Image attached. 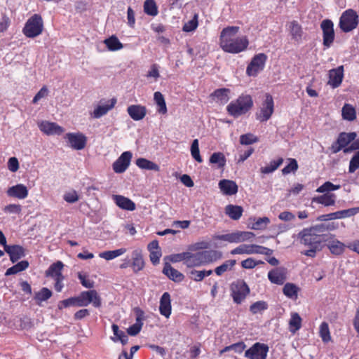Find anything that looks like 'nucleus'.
<instances>
[{"label":"nucleus","instance_id":"1","mask_svg":"<svg viewBox=\"0 0 359 359\" xmlns=\"http://www.w3.org/2000/svg\"><path fill=\"white\" fill-rule=\"evenodd\" d=\"M239 29L237 26H228L220 32L219 46L224 52L236 54L247 49L249 45L248 37H235Z\"/></svg>","mask_w":359,"mask_h":359},{"label":"nucleus","instance_id":"2","mask_svg":"<svg viewBox=\"0 0 359 359\" xmlns=\"http://www.w3.org/2000/svg\"><path fill=\"white\" fill-rule=\"evenodd\" d=\"M297 236L301 244L309 248V250L302 252V254L309 257H314L316 252L323 249L324 243L330 238L329 235L316 234L308 228L303 229Z\"/></svg>","mask_w":359,"mask_h":359},{"label":"nucleus","instance_id":"3","mask_svg":"<svg viewBox=\"0 0 359 359\" xmlns=\"http://www.w3.org/2000/svg\"><path fill=\"white\" fill-rule=\"evenodd\" d=\"M90 303L95 308H100L102 306L101 297L95 290L83 291L78 296L60 301L57 308L62 310L69 306L85 307Z\"/></svg>","mask_w":359,"mask_h":359},{"label":"nucleus","instance_id":"4","mask_svg":"<svg viewBox=\"0 0 359 359\" xmlns=\"http://www.w3.org/2000/svg\"><path fill=\"white\" fill-rule=\"evenodd\" d=\"M253 100L250 95L241 94L226 106L229 115L235 118L247 114L253 107Z\"/></svg>","mask_w":359,"mask_h":359},{"label":"nucleus","instance_id":"5","mask_svg":"<svg viewBox=\"0 0 359 359\" xmlns=\"http://www.w3.org/2000/svg\"><path fill=\"white\" fill-rule=\"evenodd\" d=\"M43 30V21L39 14L31 16L25 22L22 33L27 38H35L40 35Z\"/></svg>","mask_w":359,"mask_h":359},{"label":"nucleus","instance_id":"6","mask_svg":"<svg viewBox=\"0 0 359 359\" xmlns=\"http://www.w3.org/2000/svg\"><path fill=\"white\" fill-rule=\"evenodd\" d=\"M255 236V233L251 231H236L226 234H215L212 236V241H223L230 243H241L246 241H249ZM214 245L217 246V243L214 242Z\"/></svg>","mask_w":359,"mask_h":359},{"label":"nucleus","instance_id":"7","mask_svg":"<svg viewBox=\"0 0 359 359\" xmlns=\"http://www.w3.org/2000/svg\"><path fill=\"white\" fill-rule=\"evenodd\" d=\"M359 23V16L355 11L349 8L341 14L339 18V27L345 33L355 29Z\"/></svg>","mask_w":359,"mask_h":359},{"label":"nucleus","instance_id":"8","mask_svg":"<svg viewBox=\"0 0 359 359\" xmlns=\"http://www.w3.org/2000/svg\"><path fill=\"white\" fill-rule=\"evenodd\" d=\"M273 250L266 247L258 245L255 244L247 245L243 244L231 251V255H252V254H261L265 255H271Z\"/></svg>","mask_w":359,"mask_h":359},{"label":"nucleus","instance_id":"9","mask_svg":"<svg viewBox=\"0 0 359 359\" xmlns=\"http://www.w3.org/2000/svg\"><path fill=\"white\" fill-rule=\"evenodd\" d=\"M267 55L261 53L254 55L246 68V74L249 76L255 77L262 71L267 60Z\"/></svg>","mask_w":359,"mask_h":359},{"label":"nucleus","instance_id":"10","mask_svg":"<svg viewBox=\"0 0 359 359\" xmlns=\"http://www.w3.org/2000/svg\"><path fill=\"white\" fill-rule=\"evenodd\" d=\"M231 296L234 303L237 304L245 299L250 293V287L243 280H238L231 285Z\"/></svg>","mask_w":359,"mask_h":359},{"label":"nucleus","instance_id":"11","mask_svg":"<svg viewBox=\"0 0 359 359\" xmlns=\"http://www.w3.org/2000/svg\"><path fill=\"white\" fill-rule=\"evenodd\" d=\"M323 32V44L325 48H330L335 39L334 23L330 19H325L320 23Z\"/></svg>","mask_w":359,"mask_h":359},{"label":"nucleus","instance_id":"12","mask_svg":"<svg viewBox=\"0 0 359 359\" xmlns=\"http://www.w3.org/2000/svg\"><path fill=\"white\" fill-rule=\"evenodd\" d=\"M269 349L267 344L257 342L245 351V356L248 359H266Z\"/></svg>","mask_w":359,"mask_h":359},{"label":"nucleus","instance_id":"13","mask_svg":"<svg viewBox=\"0 0 359 359\" xmlns=\"http://www.w3.org/2000/svg\"><path fill=\"white\" fill-rule=\"evenodd\" d=\"M274 111V102L273 97L269 93H266L265 100L262 103L261 114L257 116L261 122L268 121Z\"/></svg>","mask_w":359,"mask_h":359},{"label":"nucleus","instance_id":"14","mask_svg":"<svg viewBox=\"0 0 359 359\" xmlns=\"http://www.w3.org/2000/svg\"><path fill=\"white\" fill-rule=\"evenodd\" d=\"M65 138L67 140L69 145L76 150H81L85 148L87 137L81 133H68Z\"/></svg>","mask_w":359,"mask_h":359},{"label":"nucleus","instance_id":"15","mask_svg":"<svg viewBox=\"0 0 359 359\" xmlns=\"http://www.w3.org/2000/svg\"><path fill=\"white\" fill-rule=\"evenodd\" d=\"M133 154L130 151H124L112 165L116 173H123L130 165Z\"/></svg>","mask_w":359,"mask_h":359},{"label":"nucleus","instance_id":"16","mask_svg":"<svg viewBox=\"0 0 359 359\" xmlns=\"http://www.w3.org/2000/svg\"><path fill=\"white\" fill-rule=\"evenodd\" d=\"M133 311L136 316V322L127 329V333L130 336H136L140 332L145 318L144 312L140 307L134 308Z\"/></svg>","mask_w":359,"mask_h":359},{"label":"nucleus","instance_id":"17","mask_svg":"<svg viewBox=\"0 0 359 359\" xmlns=\"http://www.w3.org/2000/svg\"><path fill=\"white\" fill-rule=\"evenodd\" d=\"M116 103V99L112 98L107 101L104 99L100 100L99 104L95 108L93 112V116L95 118H100L105 115L109 110L114 108Z\"/></svg>","mask_w":359,"mask_h":359},{"label":"nucleus","instance_id":"18","mask_svg":"<svg viewBox=\"0 0 359 359\" xmlns=\"http://www.w3.org/2000/svg\"><path fill=\"white\" fill-rule=\"evenodd\" d=\"M202 266L212 263L222 257V253L217 250H201L198 251Z\"/></svg>","mask_w":359,"mask_h":359},{"label":"nucleus","instance_id":"19","mask_svg":"<svg viewBox=\"0 0 359 359\" xmlns=\"http://www.w3.org/2000/svg\"><path fill=\"white\" fill-rule=\"evenodd\" d=\"M41 131L48 135H61L64 132V128L55 122L47 121H42L39 124Z\"/></svg>","mask_w":359,"mask_h":359},{"label":"nucleus","instance_id":"20","mask_svg":"<svg viewBox=\"0 0 359 359\" xmlns=\"http://www.w3.org/2000/svg\"><path fill=\"white\" fill-rule=\"evenodd\" d=\"M4 251L9 255L12 263L17 262L25 256V249L20 245H9L6 246Z\"/></svg>","mask_w":359,"mask_h":359},{"label":"nucleus","instance_id":"21","mask_svg":"<svg viewBox=\"0 0 359 359\" xmlns=\"http://www.w3.org/2000/svg\"><path fill=\"white\" fill-rule=\"evenodd\" d=\"M231 90L226 88H222L215 90L210 95V97L220 105H224L230 99Z\"/></svg>","mask_w":359,"mask_h":359},{"label":"nucleus","instance_id":"22","mask_svg":"<svg viewBox=\"0 0 359 359\" xmlns=\"http://www.w3.org/2000/svg\"><path fill=\"white\" fill-rule=\"evenodd\" d=\"M344 78V67L339 66L332 69L329 72L328 84L333 88L339 87L342 82Z\"/></svg>","mask_w":359,"mask_h":359},{"label":"nucleus","instance_id":"23","mask_svg":"<svg viewBox=\"0 0 359 359\" xmlns=\"http://www.w3.org/2000/svg\"><path fill=\"white\" fill-rule=\"evenodd\" d=\"M268 278L272 283L283 285L286 280V269L279 267L271 270L268 273Z\"/></svg>","mask_w":359,"mask_h":359},{"label":"nucleus","instance_id":"24","mask_svg":"<svg viewBox=\"0 0 359 359\" xmlns=\"http://www.w3.org/2000/svg\"><path fill=\"white\" fill-rule=\"evenodd\" d=\"M127 111L129 116L134 121L143 119L147 114V108L140 104H132L128 107Z\"/></svg>","mask_w":359,"mask_h":359},{"label":"nucleus","instance_id":"25","mask_svg":"<svg viewBox=\"0 0 359 359\" xmlns=\"http://www.w3.org/2000/svg\"><path fill=\"white\" fill-rule=\"evenodd\" d=\"M163 273L175 283H180L184 279V274L172 267V266L168 262H165L164 264Z\"/></svg>","mask_w":359,"mask_h":359},{"label":"nucleus","instance_id":"26","mask_svg":"<svg viewBox=\"0 0 359 359\" xmlns=\"http://www.w3.org/2000/svg\"><path fill=\"white\" fill-rule=\"evenodd\" d=\"M171 311L170 294L169 292H165L160 299L159 312L162 316L168 318L171 314Z\"/></svg>","mask_w":359,"mask_h":359},{"label":"nucleus","instance_id":"27","mask_svg":"<svg viewBox=\"0 0 359 359\" xmlns=\"http://www.w3.org/2000/svg\"><path fill=\"white\" fill-rule=\"evenodd\" d=\"M219 188L226 196L234 195L238 190V185L234 181L225 179L219 182Z\"/></svg>","mask_w":359,"mask_h":359},{"label":"nucleus","instance_id":"28","mask_svg":"<svg viewBox=\"0 0 359 359\" xmlns=\"http://www.w3.org/2000/svg\"><path fill=\"white\" fill-rule=\"evenodd\" d=\"M113 198L116 205L122 210L133 211L136 208L135 203L127 197L121 195H114Z\"/></svg>","mask_w":359,"mask_h":359},{"label":"nucleus","instance_id":"29","mask_svg":"<svg viewBox=\"0 0 359 359\" xmlns=\"http://www.w3.org/2000/svg\"><path fill=\"white\" fill-rule=\"evenodd\" d=\"M132 259L133 262H131V266L133 267L135 273H138L144 269L145 263L141 250L136 249L133 251Z\"/></svg>","mask_w":359,"mask_h":359},{"label":"nucleus","instance_id":"30","mask_svg":"<svg viewBox=\"0 0 359 359\" xmlns=\"http://www.w3.org/2000/svg\"><path fill=\"white\" fill-rule=\"evenodd\" d=\"M7 194L11 197L24 199L28 196V189L24 184H18L10 187L7 191Z\"/></svg>","mask_w":359,"mask_h":359},{"label":"nucleus","instance_id":"31","mask_svg":"<svg viewBox=\"0 0 359 359\" xmlns=\"http://www.w3.org/2000/svg\"><path fill=\"white\" fill-rule=\"evenodd\" d=\"M64 267V264L61 261H57L53 263L46 271L47 277L53 278L64 276L62 273V270Z\"/></svg>","mask_w":359,"mask_h":359},{"label":"nucleus","instance_id":"32","mask_svg":"<svg viewBox=\"0 0 359 359\" xmlns=\"http://www.w3.org/2000/svg\"><path fill=\"white\" fill-rule=\"evenodd\" d=\"M335 198L334 194L325 193L321 196L313 197L312 203H317L327 207L335 204Z\"/></svg>","mask_w":359,"mask_h":359},{"label":"nucleus","instance_id":"33","mask_svg":"<svg viewBox=\"0 0 359 359\" xmlns=\"http://www.w3.org/2000/svg\"><path fill=\"white\" fill-rule=\"evenodd\" d=\"M243 208L240 205H228L225 208V213L232 219H239L243 214Z\"/></svg>","mask_w":359,"mask_h":359},{"label":"nucleus","instance_id":"34","mask_svg":"<svg viewBox=\"0 0 359 359\" xmlns=\"http://www.w3.org/2000/svg\"><path fill=\"white\" fill-rule=\"evenodd\" d=\"M357 137L355 132L346 133L341 132L339 134L337 140V143L344 147L348 146L349 144L353 142Z\"/></svg>","mask_w":359,"mask_h":359},{"label":"nucleus","instance_id":"35","mask_svg":"<svg viewBox=\"0 0 359 359\" xmlns=\"http://www.w3.org/2000/svg\"><path fill=\"white\" fill-rule=\"evenodd\" d=\"M136 165L141 169L147 170L159 171L160 167L156 163L144 158H139L136 160Z\"/></svg>","mask_w":359,"mask_h":359},{"label":"nucleus","instance_id":"36","mask_svg":"<svg viewBox=\"0 0 359 359\" xmlns=\"http://www.w3.org/2000/svg\"><path fill=\"white\" fill-rule=\"evenodd\" d=\"M104 43L110 51H116L123 48V46L118 37L112 35L104 41Z\"/></svg>","mask_w":359,"mask_h":359},{"label":"nucleus","instance_id":"37","mask_svg":"<svg viewBox=\"0 0 359 359\" xmlns=\"http://www.w3.org/2000/svg\"><path fill=\"white\" fill-rule=\"evenodd\" d=\"M29 266V263L27 260H22L20 262H18L16 264L13 265V266L8 268L6 273L5 276H8L11 275L16 274L19 272L23 271L26 270Z\"/></svg>","mask_w":359,"mask_h":359},{"label":"nucleus","instance_id":"38","mask_svg":"<svg viewBox=\"0 0 359 359\" xmlns=\"http://www.w3.org/2000/svg\"><path fill=\"white\" fill-rule=\"evenodd\" d=\"M154 99L158 106L157 111L161 114H165L168 111L165 100L163 94L161 92H155Z\"/></svg>","mask_w":359,"mask_h":359},{"label":"nucleus","instance_id":"39","mask_svg":"<svg viewBox=\"0 0 359 359\" xmlns=\"http://www.w3.org/2000/svg\"><path fill=\"white\" fill-rule=\"evenodd\" d=\"M202 264L200 260V257L198 252L193 253L187 252V258L186 262V266L187 268H194L201 266Z\"/></svg>","mask_w":359,"mask_h":359},{"label":"nucleus","instance_id":"40","mask_svg":"<svg viewBox=\"0 0 359 359\" xmlns=\"http://www.w3.org/2000/svg\"><path fill=\"white\" fill-rule=\"evenodd\" d=\"M358 213H359V207L351 208L333 212L334 219L350 217Z\"/></svg>","mask_w":359,"mask_h":359},{"label":"nucleus","instance_id":"41","mask_svg":"<svg viewBox=\"0 0 359 359\" xmlns=\"http://www.w3.org/2000/svg\"><path fill=\"white\" fill-rule=\"evenodd\" d=\"M209 161L212 164H217L219 168H223L226 165V159L223 153L215 152L210 156Z\"/></svg>","mask_w":359,"mask_h":359},{"label":"nucleus","instance_id":"42","mask_svg":"<svg viewBox=\"0 0 359 359\" xmlns=\"http://www.w3.org/2000/svg\"><path fill=\"white\" fill-rule=\"evenodd\" d=\"M283 163V158L279 157L277 160H273L270 162V164L260 168V171L263 174H269L277 170L279 166Z\"/></svg>","mask_w":359,"mask_h":359},{"label":"nucleus","instance_id":"43","mask_svg":"<svg viewBox=\"0 0 359 359\" xmlns=\"http://www.w3.org/2000/svg\"><path fill=\"white\" fill-rule=\"evenodd\" d=\"M290 331L295 333L302 327V318L297 313H292L291 318L289 322Z\"/></svg>","mask_w":359,"mask_h":359},{"label":"nucleus","instance_id":"44","mask_svg":"<svg viewBox=\"0 0 359 359\" xmlns=\"http://www.w3.org/2000/svg\"><path fill=\"white\" fill-rule=\"evenodd\" d=\"M236 261L235 259H229L225 261L222 264L216 267L214 270L215 273L220 276L224 272L230 271L235 266Z\"/></svg>","mask_w":359,"mask_h":359},{"label":"nucleus","instance_id":"45","mask_svg":"<svg viewBox=\"0 0 359 359\" xmlns=\"http://www.w3.org/2000/svg\"><path fill=\"white\" fill-rule=\"evenodd\" d=\"M299 288L294 283H287L283 289V294L288 298H297Z\"/></svg>","mask_w":359,"mask_h":359},{"label":"nucleus","instance_id":"46","mask_svg":"<svg viewBox=\"0 0 359 359\" xmlns=\"http://www.w3.org/2000/svg\"><path fill=\"white\" fill-rule=\"evenodd\" d=\"M126 252V248H119L114 250H108L100 253L99 256L106 260L113 259L120 255H122Z\"/></svg>","mask_w":359,"mask_h":359},{"label":"nucleus","instance_id":"47","mask_svg":"<svg viewBox=\"0 0 359 359\" xmlns=\"http://www.w3.org/2000/svg\"><path fill=\"white\" fill-rule=\"evenodd\" d=\"M327 247L330 252L335 255L342 254L344 250V244L339 241H330Z\"/></svg>","mask_w":359,"mask_h":359},{"label":"nucleus","instance_id":"48","mask_svg":"<svg viewBox=\"0 0 359 359\" xmlns=\"http://www.w3.org/2000/svg\"><path fill=\"white\" fill-rule=\"evenodd\" d=\"M144 11L149 15L156 16L158 11L155 1L146 0L144 4Z\"/></svg>","mask_w":359,"mask_h":359},{"label":"nucleus","instance_id":"49","mask_svg":"<svg viewBox=\"0 0 359 359\" xmlns=\"http://www.w3.org/2000/svg\"><path fill=\"white\" fill-rule=\"evenodd\" d=\"M342 117L350 121L355 120L356 118L355 109L351 105L346 104L342 108Z\"/></svg>","mask_w":359,"mask_h":359},{"label":"nucleus","instance_id":"50","mask_svg":"<svg viewBox=\"0 0 359 359\" xmlns=\"http://www.w3.org/2000/svg\"><path fill=\"white\" fill-rule=\"evenodd\" d=\"M320 337L324 343H327L331 340V336L328 324L326 322H323L320 325L319 330Z\"/></svg>","mask_w":359,"mask_h":359},{"label":"nucleus","instance_id":"51","mask_svg":"<svg viewBox=\"0 0 359 359\" xmlns=\"http://www.w3.org/2000/svg\"><path fill=\"white\" fill-rule=\"evenodd\" d=\"M259 142V138L251 133L241 135L240 136V143L242 145H250Z\"/></svg>","mask_w":359,"mask_h":359},{"label":"nucleus","instance_id":"52","mask_svg":"<svg viewBox=\"0 0 359 359\" xmlns=\"http://www.w3.org/2000/svg\"><path fill=\"white\" fill-rule=\"evenodd\" d=\"M190 151L191 156L194 160H196L198 163L203 162V158L200 155L199 144L198 139H195L193 140L191 145Z\"/></svg>","mask_w":359,"mask_h":359},{"label":"nucleus","instance_id":"53","mask_svg":"<svg viewBox=\"0 0 359 359\" xmlns=\"http://www.w3.org/2000/svg\"><path fill=\"white\" fill-rule=\"evenodd\" d=\"M341 186L339 184H334L333 183L327 181L323 183L321 186H320L316 191L318 193H328L330 191H335L339 189Z\"/></svg>","mask_w":359,"mask_h":359},{"label":"nucleus","instance_id":"54","mask_svg":"<svg viewBox=\"0 0 359 359\" xmlns=\"http://www.w3.org/2000/svg\"><path fill=\"white\" fill-rule=\"evenodd\" d=\"M198 15L197 13H195L191 20L184 23L182 27V30L185 32H190L194 31L197 28L198 25Z\"/></svg>","mask_w":359,"mask_h":359},{"label":"nucleus","instance_id":"55","mask_svg":"<svg viewBox=\"0 0 359 359\" xmlns=\"http://www.w3.org/2000/svg\"><path fill=\"white\" fill-rule=\"evenodd\" d=\"M53 293L47 287H42L41 290L35 294L34 299L37 301L43 302L50 299Z\"/></svg>","mask_w":359,"mask_h":359},{"label":"nucleus","instance_id":"56","mask_svg":"<svg viewBox=\"0 0 359 359\" xmlns=\"http://www.w3.org/2000/svg\"><path fill=\"white\" fill-rule=\"evenodd\" d=\"M289 163L282 169V173L284 175L290 174L291 172H296L298 170V163L295 158H288Z\"/></svg>","mask_w":359,"mask_h":359},{"label":"nucleus","instance_id":"57","mask_svg":"<svg viewBox=\"0 0 359 359\" xmlns=\"http://www.w3.org/2000/svg\"><path fill=\"white\" fill-rule=\"evenodd\" d=\"M268 309V304L264 301H257L250 306V311L253 313L256 314L262 311Z\"/></svg>","mask_w":359,"mask_h":359},{"label":"nucleus","instance_id":"58","mask_svg":"<svg viewBox=\"0 0 359 359\" xmlns=\"http://www.w3.org/2000/svg\"><path fill=\"white\" fill-rule=\"evenodd\" d=\"M270 219L267 217H259L255 223H253L251 229L255 230H263L266 229Z\"/></svg>","mask_w":359,"mask_h":359},{"label":"nucleus","instance_id":"59","mask_svg":"<svg viewBox=\"0 0 359 359\" xmlns=\"http://www.w3.org/2000/svg\"><path fill=\"white\" fill-rule=\"evenodd\" d=\"M359 168V150L355 151L349 162L348 172L353 173Z\"/></svg>","mask_w":359,"mask_h":359},{"label":"nucleus","instance_id":"60","mask_svg":"<svg viewBox=\"0 0 359 359\" xmlns=\"http://www.w3.org/2000/svg\"><path fill=\"white\" fill-rule=\"evenodd\" d=\"M359 168V150L355 151L349 162L348 172L353 173Z\"/></svg>","mask_w":359,"mask_h":359},{"label":"nucleus","instance_id":"61","mask_svg":"<svg viewBox=\"0 0 359 359\" xmlns=\"http://www.w3.org/2000/svg\"><path fill=\"white\" fill-rule=\"evenodd\" d=\"M290 32L293 38H301L302 35V29L297 21L293 20L290 24Z\"/></svg>","mask_w":359,"mask_h":359},{"label":"nucleus","instance_id":"62","mask_svg":"<svg viewBox=\"0 0 359 359\" xmlns=\"http://www.w3.org/2000/svg\"><path fill=\"white\" fill-rule=\"evenodd\" d=\"M169 260L172 263H177L183 261L184 264L186 266L187 258V252H184L182 253L172 254L168 257Z\"/></svg>","mask_w":359,"mask_h":359},{"label":"nucleus","instance_id":"63","mask_svg":"<svg viewBox=\"0 0 359 359\" xmlns=\"http://www.w3.org/2000/svg\"><path fill=\"white\" fill-rule=\"evenodd\" d=\"M19 322V326L21 330H28L34 326L32 319L27 316L20 318Z\"/></svg>","mask_w":359,"mask_h":359},{"label":"nucleus","instance_id":"64","mask_svg":"<svg viewBox=\"0 0 359 359\" xmlns=\"http://www.w3.org/2000/svg\"><path fill=\"white\" fill-rule=\"evenodd\" d=\"M203 273L202 271L191 269L187 273L189 278L196 282H201L203 280Z\"/></svg>","mask_w":359,"mask_h":359}]
</instances>
